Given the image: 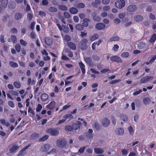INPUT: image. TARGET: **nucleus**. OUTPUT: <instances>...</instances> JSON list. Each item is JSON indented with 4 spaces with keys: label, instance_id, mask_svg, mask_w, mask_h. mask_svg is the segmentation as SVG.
Returning a JSON list of instances; mask_svg holds the SVG:
<instances>
[{
    "label": "nucleus",
    "instance_id": "nucleus-1",
    "mask_svg": "<svg viewBox=\"0 0 156 156\" xmlns=\"http://www.w3.org/2000/svg\"><path fill=\"white\" fill-rule=\"evenodd\" d=\"M115 4L117 8L121 9L125 6V2L124 0H118L115 2Z\"/></svg>",
    "mask_w": 156,
    "mask_h": 156
},
{
    "label": "nucleus",
    "instance_id": "nucleus-2",
    "mask_svg": "<svg viewBox=\"0 0 156 156\" xmlns=\"http://www.w3.org/2000/svg\"><path fill=\"white\" fill-rule=\"evenodd\" d=\"M88 42V41L87 39H84L82 40L79 43V46L81 49L86 50L87 48V46L86 45Z\"/></svg>",
    "mask_w": 156,
    "mask_h": 156
},
{
    "label": "nucleus",
    "instance_id": "nucleus-3",
    "mask_svg": "<svg viewBox=\"0 0 156 156\" xmlns=\"http://www.w3.org/2000/svg\"><path fill=\"white\" fill-rule=\"evenodd\" d=\"M137 8L136 5H130L127 7L126 10L128 12H132L136 11Z\"/></svg>",
    "mask_w": 156,
    "mask_h": 156
},
{
    "label": "nucleus",
    "instance_id": "nucleus-4",
    "mask_svg": "<svg viewBox=\"0 0 156 156\" xmlns=\"http://www.w3.org/2000/svg\"><path fill=\"white\" fill-rule=\"evenodd\" d=\"M47 133H50L52 136H56L58 134L59 132L58 130L55 129L50 128L46 130Z\"/></svg>",
    "mask_w": 156,
    "mask_h": 156
},
{
    "label": "nucleus",
    "instance_id": "nucleus-5",
    "mask_svg": "<svg viewBox=\"0 0 156 156\" xmlns=\"http://www.w3.org/2000/svg\"><path fill=\"white\" fill-rule=\"evenodd\" d=\"M110 58L111 60L113 62L120 63L122 62L121 58L116 55L111 56Z\"/></svg>",
    "mask_w": 156,
    "mask_h": 156
},
{
    "label": "nucleus",
    "instance_id": "nucleus-6",
    "mask_svg": "<svg viewBox=\"0 0 156 156\" xmlns=\"http://www.w3.org/2000/svg\"><path fill=\"white\" fill-rule=\"evenodd\" d=\"M137 48L139 49H144L147 48L146 43L143 42L139 43L137 44Z\"/></svg>",
    "mask_w": 156,
    "mask_h": 156
},
{
    "label": "nucleus",
    "instance_id": "nucleus-7",
    "mask_svg": "<svg viewBox=\"0 0 156 156\" xmlns=\"http://www.w3.org/2000/svg\"><path fill=\"white\" fill-rule=\"evenodd\" d=\"M67 45L70 49L75 50L76 49V44L72 42H69L67 43Z\"/></svg>",
    "mask_w": 156,
    "mask_h": 156
},
{
    "label": "nucleus",
    "instance_id": "nucleus-8",
    "mask_svg": "<svg viewBox=\"0 0 156 156\" xmlns=\"http://www.w3.org/2000/svg\"><path fill=\"white\" fill-rule=\"evenodd\" d=\"M105 27V25L103 23H97L95 25L96 28L99 30L104 29Z\"/></svg>",
    "mask_w": 156,
    "mask_h": 156
},
{
    "label": "nucleus",
    "instance_id": "nucleus-9",
    "mask_svg": "<svg viewBox=\"0 0 156 156\" xmlns=\"http://www.w3.org/2000/svg\"><path fill=\"white\" fill-rule=\"evenodd\" d=\"M16 3L14 1H10L9 3L8 7L9 9H15L16 7Z\"/></svg>",
    "mask_w": 156,
    "mask_h": 156
},
{
    "label": "nucleus",
    "instance_id": "nucleus-10",
    "mask_svg": "<svg viewBox=\"0 0 156 156\" xmlns=\"http://www.w3.org/2000/svg\"><path fill=\"white\" fill-rule=\"evenodd\" d=\"M153 77H152L145 76L141 79V82L142 83H145L148 81L152 80Z\"/></svg>",
    "mask_w": 156,
    "mask_h": 156
},
{
    "label": "nucleus",
    "instance_id": "nucleus-11",
    "mask_svg": "<svg viewBox=\"0 0 156 156\" xmlns=\"http://www.w3.org/2000/svg\"><path fill=\"white\" fill-rule=\"evenodd\" d=\"M55 105V103L54 101H51L46 106L47 108L49 110H51L54 108Z\"/></svg>",
    "mask_w": 156,
    "mask_h": 156
},
{
    "label": "nucleus",
    "instance_id": "nucleus-12",
    "mask_svg": "<svg viewBox=\"0 0 156 156\" xmlns=\"http://www.w3.org/2000/svg\"><path fill=\"white\" fill-rule=\"evenodd\" d=\"M102 125L104 127L108 126L110 123L109 120L107 118H105L103 119L101 122Z\"/></svg>",
    "mask_w": 156,
    "mask_h": 156
},
{
    "label": "nucleus",
    "instance_id": "nucleus-13",
    "mask_svg": "<svg viewBox=\"0 0 156 156\" xmlns=\"http://www.w3.org/2000/svg\"><path fill=\"white\" fill-rule=\"evenodd\" d=\"M134 20L137 22H140L144 20L143 16L140 15L135 16L133 17Z\"/></svg>",
    "mask_w": 156,
    "mask_h": 156
},
{
    "label": "nucleus",
    "instance_id": "nucleus-14",
    "mask_svg": "<svg viewBox=\"0 0 156 156\" xmlns=\"http://www.w3.org/2000/svg\"><path fill=\"white\" fill-rule=\"evenodd\" d=\"M66 142L65 140L62 139H59L57 141V144L59 146H62L66 144Z\"/></svg>",
    "mask_w": 156,
    "mask_h": 156
},
{
    "label": "nucleus",
    "instance_id": "nucleus-15",
    "mask_svg": "<svg viewBox=\"0 0 156 156\" xmlns=\"http://www.w3.org/2000/svg\"><path fill=\"white\" fill-rule=\"evenodd\" d=\"M124 133V130L123 128H119L115 131V133L117 135H123Z\"/></svg>",
    "mask_w": 156,
    "mask_h": 156
},
{
    "label": "nucleus",
    "instance_id": "nucleus-16",
    "mask_svg": "<svg viewBox=\"0 0 156 156\" xmlns=\"http://www.w3.org/2000/svg\"><path fill=\"white\" fill-rule=\"evenodd\" d=\"M44 40L45 43L48 45H50L52 44V41L49 37H44Z\"/></svg>",
    "mask_w": 156,
    "mask_h": 156
},
{
    "label": "nucleus",
    "instance_id": "nucleus-17",
    "mask_svg": "<svg viewBox=\"0 0 156 156\" xmlns=\"http://www.w3.org/2000/svg\"><path fill=\"white\" fill-rule=\"evenodd\" d=\"M69 12L72 14H76L78 12V10L77 9L74 7H72L69 9Z\"/></svg>",
    "mask_w": 156,
    "mask_h": 156
},
{
    "label": "nucleus",
    "instance_id": "nucleus-18",
    "mask_svg": "<svg viewBox=\"0 0 156 156\" xmlns=\"http://www.w3.org/2000/svg\"><path fill=\"white\" fill-rule=\"evenodd\" d=\"M50 147L49 145L46 144L42 146L41 150L43 151H46L49 150Z\"/></svg>",
    "mask_w": 156,
    "mask_h": 156
},
{
    "label": "nucleus",
    "instance_id": "nucleus-19",
    "mask_svg": "<svg viewBox=\"0 0 156 156\" xmlns=\"http://www.w3.org/2000/svg\"><path fill=\"white\" fill-rule=\"evenodd\" d=\"M84 60L88 65L90 66H92L93 65V63L90 58L87 57L85 58H84Z\"/></svg>",
    "mask_w": 156,
    "mask_h": 156
},
{
    "label": "nucleus",
    "instance_id": "nucleus-20",
    "mask_svg": "<svg viewBox=\"0 0 156 156\" xmlns=\"http://www.w3.org/2000/svg\"><path fill=\"white\" fill-rule=\"evenodd\" d=\"M22 17V14L18 12L15 14L14 19L15 20H17L20 19Z\"/></svg>",
    "mask_w": 156,
    "mask_h": 156
},
{
    "label": "nucleus",
    "instance_id": "nucleus-21",
    "mask_svg": "<svg viewBox=\"0 0 156 156\" xmlns=\"http://www.w3.org/2000/svg\"><path fill=\"white\" fill-rule=\"evenodd\" d=\"M73 76H71L66 78V80H65V85H67L69 83H72L74 81V80H69L72 78Z\"/></svg>",
    "mask_w": 156,
    "mask_h": 156
},
{
    "label": "nucleus",
    "instance_id": "nucleus-22",
    "mask_svg": "<svg viewBox=\"0 0 156 156\" xmlns=\"http://www.w3.org/2000/svg\"><path fill=\"white\" fill-rule=\"evenodd\" d=\"M48 98V95L46 94H42L41 97V99L42 101H45L47 100Z\"/></svg>",
    "mask_w": 156,
    "mask_h": 156
},
{
    "label": "nucleus",
    "instance_id": "nucleus-23",
    "mask_svg": "<svg viewBox=\"0 0 156 156\" xmlns=\"http://www.w3.org/2000/svg\"><path fill=\"white\" fill-rule=\"evenodd\" d=\"M90 21V20L89 18H85L83 20V26L85 27H87L88 26V22Z\"/></svg>",
    "mask_w": 156,
    "mask_h": 156
},
{
    "label": "nucleus",
    "instance_id": "nucleus-24",
    "mask_svg": "<svg viewBox=\"0 0 156 156\" xmlns=\"http://www.w3.org/2000/svg\"><path fill=\"white\" fill-rule=\"evenodd\" d=\"M120 39V37L118 36H114L112 37L108 41L109 42H111L114 41H118Z\"/></svg>",
    "mask_w": 156,
    "mask_h": 156
},
{
    "label": "nucleus",
    "instance_id": "nucleus-25",
    "mask_svg": "<svg viewBox=\"0 0 156 156\" xmlns=\"http://www.w3.org/2000/svg\"><path fill=\"white\" fill-rule=\"evenodd\" d=\"M103 151V149L101 148H95L94 149V151L97 154H102Z\"/></svg>",
    "mask_w": 156,
    "mask_h": 156
},
{
    "label": "nucleus",
    "instance_id": "nucleus-26",
    "mask_svg": "<svg viewBox=\"0 0 156 156\" xmlns=\"http://www.w3.org/2000/svg\"><path fill=\"white\" fill-rule=\"evenodd\" d=\"M58 7L62 11H66L68 10L67 7L65 5H60Z\"/></svg>",
    "mask_w": 156,
    "mask_h": 156
},
{
    "label": "nucleus",
    "instance_id": "nucleus-27",
    "mask_svg": "<svg viewBox=\"0 0 156 156\" xmlns=\"http://www.w3.org/2000/svg\"><path fill=\"white\" fill-rule=\"evenodd\" d=\"M0 122L2 124L5 126H9V123L5 121V119H1L0 120Z\"/></svg>",
    "mask_w": 156,
    "mask_h": 156
},
{
    "label": "nucleus",
    "instance_id": "nucleus-28",
    "mask_svg": "<svg viewBox=\"0 0 156 156\" xmlns=\"http://www.w3.org/2000/svg\"><path fill=\"white\" fill-rule=\"evenodd\" d=\"M8 0H3L2 1L1 5L2 7L3 8H5L7 6V4L8 3Z\"/></svg>",
    "mask_w": 156,
    "mask_h": 156
},
{
    "label": "nucleus",
    "instance_id": "nucleus-29",
    "mask_svg": "<svg viewBox=\"0 0 156 156\" xmlns=\"http://www.w3.org/2000/svg\"><path fill=\"white\" fill-rule=\"evenodd\" d=\"M92 129H89L88 130V133H87V136L90 138H92L93 137V136L92 134Z\"/></svg>",
    "mask_w": 156,
    "mask_h": 156
},
{
    "label": "nucleus",
    "instance_id": "nucleus-30",
    "mask_svg": "<svg viewBox=\"0 0 156 156\" xmlns=\"http://www.w3.org/2000/svg\"><path fill=\"white\" fill-rule=\"evenodd\" d=\"M144 103L145 105H147L149 104L151 102L150 99L148 98H145L143 100Z\"/></svg>",
    "mask_w": 156,
    "mask_h": 156
},
{
    "label": "nucleus",
    "instance_id": "nucleus-31",
    "mask_svg": "<svg viewBox=\"0 0 156 156\" xmlns=\"http://www.w3.org/2000/svg\"><path fill=\"white\" fill-rule=\"evenodd\" d=\"M48 11L51 12H57V9L53 6H51L48 9Z\"/></svg>",
    "mask_w": 156,
    "mask_h": 156
},
{
    "label": "nucleus",
    "instance_id": "nucleus-32",
    "mask_svg": "<svg viewBox=\"0 0 156 156\" xmlns=\"http://www.w3.org/2000/svg\"><path fill=\"white\" fill-rule=\"evenodd\" d=\"M9 64L10 66L13 68L17 67L18 66L17 63L12 61H10Z\"/></svg>",
    "mask_w": 156,
    "mask_h": 156
},
{
    "label": "nucleus",
    "instance_id": "nucleus-33",
    "mask_svg": "<svg viewBox=\"0 0 156 156\" xmlns=\"http://www.w3.org/2000/svg\"><path fill=\"white\" fill-rule=\"evenodd\" d=\"M76 29L79 30H82L83 29V27L82 25L80 24H77L75 26Z\"/></svg>",
    "mask_w": 156,
    "mask_h": 156
},
{
    "label": "nucleus",
    "instance_id": "nucleus-34",
    "mask_svg": "<svg viewBox=\"0 0 156 156\" xmlns=\"http://www.w3.org/2000/svg\"><path fill=\"white\" fill-rule=\"evenodd\" d=\"M78 8H83L85 6V5L83 3H79L75 5Z\"/></svg>",
    "mask_w": 156,
    "mask_h": 156
},
{
    "label": "nucleus",
    "instance_id": "nucleus-35",
    "mask_svg": "<svg viewBox=\"0 0 156 156\" xmlns=\"http://www.w3.org/2000/svg\"><path fill=\"white\" fill-rule=\"evenodd\" d=\"M80 124V122H77V123L73 124V128L75 130L77 129L79 127Z\"/></svg>",
    "mask_w": 156,
    "mask_h": 156
},
{
    "label": "nucleus",
    "instance_id": "nucleus-36",
    "mask_svg": "<svg viewBox=\"0 0 156 156\" xmlns=\"http://www.w3.org/2000/svg\"><path fill=\"white\" fill-rule=\"evenodd\" d=\"M13 84L15 87L19 89L21 87V84L19 82L16 81L14 82Z\"/></svg>",
    "mask_w": 156,
    "mask_h": 156
},
{
    "label": "nucleus",
    "instance_id": "nucleus-37",
    "mask_svg": "<svg viewBox=\"0 0 156 156\" xmlns=\"http://www.w3.org/2000/svg\"><path fill=\"white\" fill-rule=\"evenodd\" d=\"M18 148V147L16 145H14L12 146V147L11 148L9 151L10 152H13L16 151Z\"/></svg>",
    "mask_w": 156,
    "mask_h": 156
},
{
    "label": "nucleus",
    "instance_id": "nucleus-38",
    "mask_svg": "<svg viewBox=\"0 0 156 156\" xmlns=\"http://www.w3.org/2000/svg\"><path fill=\"white\" fill-rule=\"evenodd\" d=\"M93 18L94 20L97 22H99L101 19L100 17L96 15L94 16Z\"/></svg>",
    "mask_w": 156,
    "mask_h": 156
},
{
    "label": "nucleus",
    "instance_id": "nucleus-39",
    "mask_svg": "<svg viewBox=\"0 0 156 156\" xmlns=\"http://www.w3.org/2000/svg\"><path fill=\"white\" fill-rule=\"evenodd\" d=\"M98 37V35L97 34H95L90 38V40L91 41H94L97 39Z\"/></svg>",
    "mask_w": 156,
    "mask_h": 156
},
{
    "label": "nucleus",
    "instance_id": "nucleus-40",
    "mask_svg": "<svg viewBox=\"0 0 156 156\" xmlns=\"http://www.w3.org/2000/svg\"><path fill=\"white\" fill-rule=\"evenodd\" d=\"M156 39V34H154L150 38L149 41L150 42H154Z\"/></svg>",
    "mask_w": 156,
    "mask_h": 156
},
{
    "label": "nucleus",
    "instance_id": "nucleus-41",
    "mask_svg": "<svg viewBox=\"0 0 156 156\" xmlns=\"http://www.w3.org/2000/svg\"><path fill=\"white\" fill-rule=\"evenodd\" d=\"M62 27L64 32L66 33H68L69 31V29L68 27L64 25H62Z\"/></svg>",
    "mask_w": 156,
    "mask_h": 156
},
{
    "label": "nucleus",
    "instance_id": "nucleus-42",
    "mask_svg": "<svg viewBox=\"0 0 156 156\" xmlns=\"http://www.w3.org/2000/svg\"><path fill=\"white\" fill-rule=\"evenodd\" d=\"M129 56V54L128 52H124L122 53L121 56L122 58H127Z\"/></svg>",
    "mask_w": 156,
    "mask_h": 156
},
{
    "label": "nucleus",
    "instance_id": "nucleus-43",
    "mask_svg": "<svg viewBox=\"0 0 156 156\" xmlns=\"http://www.w3.org/2000/svg\"><path fill=\"white\" fill-rule=\"evenodd\" d=\"M64 40L66 41H70L71 40V38L69 35L66 34L64 36Z\"/></svg>",
    "mask_w": 156,
    "mask_h": 156
},
{
    "label": "nucleus",
    "instance_id": "nucleus-44",
    "mask_svg": "<svg viewBox=\"0 0 156 156\" xmlns=\"http://www.w3.org/2000/svg\"><path fill=\"white\" fill-rule=\"evenodd\" d=\"M11 39L12 42L14 43H16L17 40V38L15 35H12L11 37Z\"/></svg>",
    "mask_w": 156,
    "mask_h": 156
},
{
    "label": "nucleus",
    "instance_id": "nucleus-45",
    "mask_svg": "<svg viewBox=\"0 0 156 156\" xmlns=\"http://www.w3.org/2000/svg\"><path fill=\"white\" fill-rule=\"evenodd\" d=\"M15 48L17 52H20L21 49V47L19 44H16L15 46Z\"/></svg>",
    "mask_w": 156,
    "mask_h": 156
},
{
    "label": "nucleus",
    "instance_id": "nucleus-46",
    "mask_svg": "<svg viewBox=\"0 0 156 156\" xmlns=\"http://www.w3.org/2000/svg\"><path fill=\"white\" fill-rule=\"evenodd\" d=\"M121 119L124 121L126 122L128 121V119L126 116L125 115H122L121 116Z\"/></svg>",
    "mask_w": 156,
    "mask_h": 156
},
{
    "label": "nucleus",
    "instance_id": "nucleus-47",
    "mask_svg": "<svg viewBox=\"0 0 156 156\" xmlns=\"http://www.w3.org/2000/svg\"><path fill=\"white\" fill-rule=\"evenodd\" d=\"M20 43L22 45L24 46H26L27 44V43L23 39L20 40Z\"/></svg>",
    "mask_w": 156,
    "mask_h": 156
},
{
    "label": "nucleus",
    "instance_id": "nucleus-48",
    "mask_svg": "<svg viewBox=\"0 0 156 156\" xmlns=\"http://www.w3.org/2000/svg\"><path fill=\"white\" fill-rule=\"evenodd\" d=\"M70 105L69 104H67L66 105L64 106L63 107L62 109L60 110V112H62L63 111L66 110V109L70 107Z\"/></svg>",
    "mask_w": 156,
    "mask_h": 156
},
{
    "label": "nucleus",
    "instance_id": "nucleus-49",
    "mask_svg": "<svg viewBox=\"0 0 156 156\" xmlns=\"http://www.w3.org/2000/svg\"><path fill=\"white\" fill-rule=\"evenodd\" d=\"M64 16L65 18L67 19L69 18L71 16L70 14L67 12H65L64 13Z\"/></svg>",
    "mask_w": 156,
    "mask_h": 156
},
{
    "label": "nucleus",
    "instance_id": "nucleus-50",
    "mask_svg": "<svg viewBox=\"0 0 156 156\" xmlns=\"http://www.w3.org/2000/svg\"><path fill=\"white\" fill-rule=\"evenodd\" d=\"M119 48V46L117 44H115L114 45L112 48V49L115 51H118V49Z\"/></svg>",
    "mask_w": 156,
    "mask_h": 156
},
{
    "label": "nucleus",
    "instance_id": "nucleus-51",
    "mask_svg": "<svg viewBox=\"0 0 156 156\" xmlns=\"http://www.w3.org/2000/svg\"><path fill=\"white\" fill-rule=\"evenodd\" d=\"M11 94L14 96H18L19 95V93L16 91L14 90H11L10 91Z\"/></svg>",
    "mask_w": 156,
    "mask_h": 156
},
{
    "label": "nucleus",
    "instance_id": "nucleus-52",
    "mask_svg": "<svg viewBox=\"0 0 156 156\" xmlns=\"http://www.w3.org/2000/svg\"><path fill=\"white\" fill-rule=\"evenodd\" d=\"M110 9V6L108 5L105 6L103 8V9L104 11H107L109 10Z\"/></svg>",
    "mask_w": 156,
    "mask_h": 156
},
{
    "label": "nucleus",
    "instance_id": "nucleus-53",
    "mask_svg": "<svg viewBox=\"0 0 156 156\" xmlns=\"http://www.w3.org/2000/svg\"><path fill=\"white\" fill-rule=\"evenodd\" d=\"M121 152L122 154L123 155H126L128 154V151L125 149L122 150Z\"/></svg>",
    "mask_w": 156,
    "mask_h": 156
},
{
    "label": "nucleus",
    "instance_id": "nucleus-54",
    "mask_svg": "<svg viewBox=\"0 0 156 156\" xmlns=\"http://www.w3.org/2000/svg\"><path fill=\"white\" fill-rule=\"evenodd\" d=\"M48 138V136L47 135H45L41 138L40 139V140L41 141H44L47 140Z\"/></svg>",
    "mask_w": 156,
    "mask_h": 156
},
{
    "label": "nucleus",
    "instance_id": "nucleus-55",
    "mask_svg": "<svg viewBox=\"0 0 156 156\" xmlns=\"http://www.w3.org/2000/svg\"><path fill=\"white\" fill-rule=\"evenodd\" d=\"M9 105L11 108H13L15 106V105L13 102L12 101H9L8 102Z\"/></svg>",
    "mask_w": 156,
    "mask_h": 156
},
{
    "label": "nucleus",
    "instance_id": "nucleus-56",
    "mask_svg": "<svg viewBox=\"0 0 156 156\" xmlns=\"http://www.w3.org/2000/svg\"><path fill=\"white\" fill-rule=\"evenodd\" d=\"M42 106L40 104H38L37 105V106L36 109V111L37 112H39L40 111V110L42 108Z\"/></svg>",
    "mask_w": 156,
    "mask_h": 156
},
{
    "label": "nucleus",
    "instance_id": "nucleus-57",
    "mask_svg": "<svg viewBox=\"0 0 156 156\" xmlns=\"http://www.w3.org/2000/svg\"><path fill=\"white\" fill-rule=\"evenodd\" d=\"M33 18V15L30 13H29L27 15V18L29 21L31 20Z\"/></svg>",
    "mask_w": 156,
    "mask_h": 156
},
{
    "label": "nucleus",
    "instance_id": "nucleus-58",
    "mask_svg": "<svg viewBox=\"0 0 156 156\" xmlns=\"http://www.w3.org/2000/svg\"><path fill=\"white\" fill-rule=\"evenodd\" d=\"M128 130H129V131L130 134H133V133L134 132V131L133 128L132 126H130L129 127Z\"/></svg>",
    "mask_w": 156,
    "mask_h": 156
},
{
    "label": "nucleus",
    "instance_id": "nucleus-59",
    "mask_svg": "<svg viewBox=\"0 0 156 156\" xmlns=\"http://www.w3.org/2000/svg\"><path fill=\"white\" fill-rule=\"evenodd\" d=\"M65 129L66 131H70L72 129V128L70 126H67L65 127Z\"/></svg>",
    "mask_w": 156,
    "mask_h": 156
},
{
    "label": "nucleus",
    "instance_id": "nucleus-60",
    "mask_svg": "<svg viewBox=\"0 0 156 156\" xmlns=\"http://www.w3.org/2000/svg\"><path fill=\"white\" fill-rule=\"evenodd\" d=\"M27 82H28L27 83L28 85H29L30 84L33 85L34 84V82H35L34 81V80H33L32 82H31V80L30 78H29L28 79Z\"/></svg>",
    "mask_w": 156,
    "mask_h": 156
},
{
    "label": "nucleus",
    "instance_id": "nucleus-61",
    "mask_svg": "<svg viewBox=\"0 0 156 156\" xmlns=\"http://www.w3.org/2000/svg\"><path fill=\"white\" fill-rule=\"evenodd\" d=\"M120 81V80H116L112 81L109 82V83L111 84H115L117 82H119Z\"/></svg>",
    "mask_w": 156,
    "mask_h": 156
},
{
    "label": "nucleus",
    "instance_id": "nucleus-62",
    "mask_svg": "<svg viewBox=\"0 0 156 156\" xmlns=\"http://www.w3.org/2000/svg\"><path fill=\"white\" fill-rule=\"evenodd\" d=\"M30 37L32 39H34L36 37V34L34 32H31L30 33Z\"/></svg>",
    "mask_w": 156,
    "mask_h": 156
},
{
    "label": "nucleus",
    "instance_id": "nucleus-63",
    "mask_svg": "<svg viewBox=\"0 0 156 156\" xmlns=\"http://www.w3.org/2000/svg\"><path fill=\"white\" fill-rule=\"evenodd\" d=\"M38 13L41 16H45L46 14L45 12L42 11H39Z\"/></svg>",
    "mask_w": 156,
    "mask_h": 156
},
{
    "label": "nucleus",
    "instance_id": "nucleus-64",
    "mask_svg": "<svg viewBox=\"0 0 156 156\" xmlns=\"http://www.w3.org/2000/svg\"><path fill=\"white\" fill-rule=\"evenodd\" d=\"M120 22V20L118 18L115 19L114 20V23L115 24H117L119 23Z\"/></svg>",
    "mask_w": 156,
    "mask_h": 156
}]
</instances>
